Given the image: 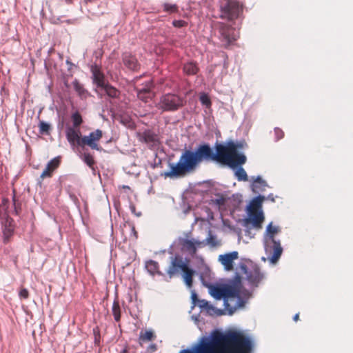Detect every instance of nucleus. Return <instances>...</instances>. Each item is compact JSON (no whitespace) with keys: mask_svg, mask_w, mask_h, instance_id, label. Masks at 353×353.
<instances>
[{"mask_svg":"<svg viewBox=\"0 0 353 353\" xmlns=\"http://www.w3.org/2000/svg\"><path fill=\"white\" fill-rule=\"evenodd\" d=\"M250 259L241 258L236 268V271L232 278L221 279L214 283H205L203 285L208 289V293L216 301L227 298L228 303L236 299V303L233 306L230 305L229 316L232 315L237 309L242 308L246 304L248 299L239 294V290L242 287V275L245 274V279L252 290L258 288L261 281L265 278V274L261 270L260 267L255 264L250 270L245 262Z\"/></svg>","mask_w":353,"mask_h":353,"instance_id":"nucleus-1","label":"nucleus"},{"mask_svg":"<svg viewBox=\"0 0 353 353\" xmlns=\"http://www.w3.org/2000/svg\"><path fill=\"white\" fill-rule=\"evenodd\" d=\"M255 340L243 330L216 328L179 353H253Z\"/></svg>","mask_w":353,"mask_h":353,"instance_id":"nucleus-2","label":"nucleus"},{"mask_svg":"<svg viewBox=\"0 0 353 353\" xmlns=\"http://www.w3.org/2000/svg\"><path fill=\"white\" fill-rule=\"evenodd\" d=\"M200 164L194 148L192 145L185 144L178 161L173 163L168 160L169 169L161 172L160 176L170 179L184 177L194 172Z\"/></svg>","mask_w":353,"mask_h":353,"instance_id":"nucleus-3","label":"nucleus"},{"mask_svg":"<svg viewBox=\"0 0 353 353\" xmlns=\"http://www.w3.org/2000/svg\"><path fill=\"white\" fill-rule=\"evenodd\" d=\"M234 141L235 140L232 139L221 143L216 141L214 147H212L209 143L201 141L194 148V150L200 163L212 161L222 165L230 150H232Z\"/></svg>","mask_w":353,"mask_h":353,"instance_id":"nucleus-4","label":"nucleus"},{"mask_svg":"<svg viewBox=\"0 0 353 353\" xmlns=\"http://www.w3.org/2000/svg\"><path fill=\"white\" fill-rule=\"evenodd\" d=\"M248 145L245 139L235 140L232 150H230L222 165L234 172L238 181H247L248 176L243 165L247 161V157L242 150L247 149Z\"/></svg>","mask_w":353,"mask_h":353,"instance_id":"nucleus-5","label":"nucleus"},{"mask_svg":"<svg viewBox=\"0 0 353 353\" xmlns=\"http://www.w3.org/2000/svg\"><path fill=\"white\" fill-rule=\"evenodd\" d=\"M281 232L278 225H274L272 222L269 223L265 228L263 236V244L266 254L270 252L268 259L270 263H276L282 255L283 249L279 239H275V235Z\"/></svg>","mask_w":353,"mask_h":353,"instance_id":"nucleus-6","label":"nucleus"},{"mask_svg":"<svg viewBox=\"0 0 353 353\" xmlns=\"http://www.w3.org/2000/svg\"><path fill=\"white\" fill-rule=\"evenodd\" d=\"M191 259H192V257L188 254L185 257L182 256V263L185 269V271L183 274V281L186 287L188 289L192 288L194 276H199V280L202 285L203 282L205 283H210L205 279L204 274L200 272V268H197L196 265L195 268L192 266Z\"/></svg>","mask_w":353,"mask_h":353,"instance_id":"nucleus-7","label":"nucleus"},{"mask_svg":"<svg viewBox=\"0 0 353 353\" xmlns=\"http://www.w3.org/2000/svg\"><path fill=\"white\" fill-rule=\"evenodd\" d=\"M186 103L185 97L175 93H166L159 99V109L163 112H174Z\"/></svg>","mask_w":353,"mask_h":353,"instance_id":"nucleus-8","label":"nucleus"},{"mask_svg":"<svg viewBox=\"0 0 353 353\" xmlns=\"http://www.w3.org/2000/svg\"><path fill=\"white\" fill-rule=\"evenodd\" d=\"M265 200V196L261 194L253 196L245 206V216H253L254 219L263 221L265 217L263 211V203Z\"/></svg>","mask_w":353,"mask_h":353,"instance_id":"nucleus-9","label":"nucleus"},{"mask_svg":"<svg viewBox=\"0 0 353 353\" xmlns=\"http://www.w3.org/2000/svg\"><path fill=\"white\" fill-rule=\"evenodd\" d=\"M221 18L233 21L240 17L243 12V6L236 0H227L220 6Z\"/></svg>","mask_w":353,"mask_h":353,"instance_id":"nucleus-10","label":"nucleus"},{"mask_svg":"<svg viewBox=\"0 0 353 353\" xmlns=\"http://www.w3.org/2000/svg\"><path fill=\"white\" fill-rule=\"evenodd\" d=\"M182 261V254L179 252H175L173 256H170V263L165 271V274L168 279L165 278V281L168 282L170 280L177 274L180 273L183 279V274L185 271Z\"/></svg>","mask_w":353,"mask_h":353,"instance_id":"nucleus-11","label":"nucleus"},{"mask_svg":"<svg viewBox=\"0 0 353 353\" xmlns=\"http://www.w3.org/2000/svg\"><path fill=\"white\" fill-rule=\"evenodd\" d=\"M103 136V132L100 129H97L89 133L88 135H83L80 140L81 147L83 148L88 146L92 150L101 151L102 148L98 144V141Z\"/></svg>","mask_w":353,"mask_h":353,"instance_id":"nucleus-12","label":"nucleus"},{"mask_svg":"<svg viewBox=\"0 0 353 353\" xmlns=\"http://www.w3.org/2000/svg\"><path fill=\"white\" fill-rule=\"evenodd\" d=\"M220 40L225 48H228L237 39L234 28L222 23L219 28Z\"/></svg>","mask_w":353,"mask_h":353,"instance_id":"nucleus-13","label":"nucleus"},{"mask_svg":"<svg viewBox=\"0 0 353 353\" xmlns=\"http://www.w3.org/2000/svg\"><path fill=\"white\" fill-rule=\"evenodd\" d=\"M154 83L152 80L145 81L142 84V88H135L137 97L144 102H148V99H152L154 96L153 89Z\"/></svg>","mask_w":353,"mask_h":353,"instance_id":"nucleus-14","label":"nucleus"},{"mask_svg":"<svg viewBox=\"0 0 353 353\" xmlns=\"http://www.w3.org/2000/svg\"><path fill=\"white\" fill-rule=\"evenodd\" d=\"M238 223H241L245 229V235L250 238H254V234L252 233L251 229L252 228H261L262 221H259L257 219H254L253 216H244L243 219L237 220Z\"/></svg>","mask_w":353,"mask_h":353,"instance_id":"nucleus-15","label":"nucleus"},{"mask_svg":"<svg viewBox=\"0 0 353 353\" xmlns=\"http://www.w3.org/2000/svg\"><path fill=\"white\" fill-rule=\"evenodd\" d=\"M239 258L237 251H232L223 254H220L218 261L223 265L225 271H231L234 268V261Z\"/></svg>","mask_w":353,"mask_h":353,"instance_id":"nucleus-16","label":"nucleus"},{"mask_svg":"<svg viewBox=\"0 0 353 353\" xmlns=\"http://www.w3.org/2000/svg\"><path fill=\"white\" fill-rule=\"evenodd\" d=\"M121 59L125 67L132 71L137 72L141 67V65L135 55L130 52H125L121 54Z\"/></svg>","mask_w":353,"mask_h":353,"instance_id":"nucleus-17","label":"nucleus"},{"mask_svg":"<svg viewBox=\"0 0 353 353\" xmlns=\"http://www.w3.org/2000/svg\"><path fill=\"white\" fill-rule=\"evenodd\" d=\"M65 137L71 146L77 145V146L81 147L80 140L83 136L80 131V128L67 125L65 129Z\"/></svg>","mask_w":353,"mask_h":353,"instance_id":"nucleus-18","label":"nucleus"},{"mask_svg":"<svg viewBox=\"0 0 353 353\" xmlns=\"http://www.w3.org/2000/svg\"><path fill=\"white\" fill-rule=\"evenodd\" d=\"M90 70L92 72V83L97 86V88L99 89L106 83H108V81L106 79L105 74L103 72L101 71L97 65H92Z\"/></svg>","mask_w":353,"mask_h":353,"instance_id":"nucleus-19","label":"nucleus"},{"mask_svg":"<svg viewBox=\"0 0 353 353\" xmlns=\"http://www.w3.org/2000/svg\"><path fill=\"white\" fill-rule=\"evenodd\" d=\"M267 187H269L267 181L264 180L261 175L252 176L250 188L253 193L260 194V192L265 191Z\"/></svg>","mask_w":353,"mask_h":353,"instance_id":"nucleus-20","label":"nucleus"},{"mask_svg":"<svg viewBox=\"0 0 353 353\" xmlns=\"http://www.w3.org/2000/svg\"><path fill=\"white\" fill-rule=\"evenodd\" d=\"M99 89L103 92V94L108 98L109 102L110 103H112V99H119L121 94L120 90L113 86L109 82L106 83Z\"/></svg>","mask_w":353,"mask_h":353,"instance_id":"nucleus-21","label":"nucleus"},{"mask_svg":"<svg viewBox=\"0 0 353 353\" xmlns=\"http://www.w3.org/2000/svg\"><path fill=\"white\" fill-rule=\"evenodd\" d=\"M12 220L8 217L6 218L2 221V232L3 243H8L10 241V237L14 234V228L12 225Z\"/></svg>","mask_w":353,"mask_h":353,"instance_id":"nucleus-22","label":"nucleus"},{"mask_svg":"<svg viewBox=\"0 0 353 353\" xmlns=\"http://www.w3.org/2000/svg\"><path fill=\"white\" fill-rule=\"evenodd\" d=\"M145 268L148 273L154 276V275L157 274L159 276H162L165 278L166 274L163 273L161 271L159 270V264L157 261L150 259L145 261Z\"/></svg>","mask_w":353,"mask_h":353,"instance_id":"nucleus-23","label":"nucleus"},{"mask_svg":"<svg viewBox=\"0 0 353 353\" xmlns=\"http://www.w3.org/2000/svg\"><path fill=\"white\" fill-rule=\"evenodd\" d=\"M199 248H192V249H188L185 250L188 252V255L192 257V259L196 261V266L197 268H201V266L205 265V270L210 271L209 267L205 264V261L203 257L197 254V250Z\"/></svg>","mask_w":353,"mask_h":353,"instance_id":"nucleus-24","label":"nucleus"},{"mask_svg":"<svg viewBox=\"0 0 353 353\" xmlns=\"http://www.w3.org/2000/svg\"><path fill=\"white\" fill-rule=\"evenodd\" d=\"M199 71V68L196 61H189L183 65V72L187 76L196 75Z\"/></svg>","mask_w":353,"mask_h":353,"instance_id":"nucleus-25","label":"nucleus"},{"mask_svg":"<svg viewBox=\"0 0 353 353\" xmlns=\"http://www.w3.org/2000/svg\"><path fill=\"white\" fill-rule=\"evenodd\" d=\"M112 312L114 321L119 322L121 320V312L119 303L118 301V295L117 292L115 294V299L112 304Z\"/></svg>","mask_w":353,"mask_h":353,"instance_id":"nucleus-26","label":"nucleus"},{"mask_svg":"<svg viewBox=\"0 0 353 353\" xmlns=\"http://www.w3.org/2000/svg\"><path fill=\"white\" fill-rule=\"evenodd\" d=\"M156 338L154 332L152 330H141L139 334V340L140 344L141 341H151Z\"/></svg>","mask_w":353,"mask_h":353,"instance_id":"nucleus-27","label":"nucleus"},{"mask_svg":"<svg viewBox=\"0 0 353 353\" xmlns=\"http://www.w3.org/2000/svg\"><path fill=\"white\" fill-rule=\"evenodd\" d=\"M223 301V309H219L215 307L214 316H221L223 315L228 314L229 315V310L230 308V304L228 303L227 298L224 296V298L221 299Z\"/></svg>","mask_w":353,"mask_h":353,"instance_id":"nucleus-28","label":"nucleus"},{"mask_svg":"<svg viewBox=\"0 0 353 353\" xmlns=\"http://www.w3.org/2000/svg\"><path fill=\"white\" fill-rule=\"evenodd\" d=\"M72 85L74 90L80 97H85L88 94V90L84 88L83 85L77 79L72 81Z\"/></svg>","mask_w":353,"mask_h":353,"instance_id":"nucleus-29","label":"nucleus"},{"mask_svg":"<svg viewBox=\"0 0 353 353\" xmlns=\"http://www.w3.org/2000/svg\"><path fill=\"white\" fill-rule=\"evenodd\" d=\"M39 133L42 135H50L52 125L50 123L40 120L38 124Z\"/></svg>","mask_w":353,"mask_h":353,"instance_id":"nucleus-30","label":"nucleus"},{"mask_svg":"<svg viewBox=\"0 0 353 353\" xmlns=\"http://www.w3.org/2000/svg\"><path fill=\"white\" fill-rule=\"evenodd\" d=\"M201 242H203L202 246L208 245L210 247H216L219 245V241L216 240V236L215 234H212L210 230L208 231V237L201 241Z\"/></svg>","mask_w":353,"mask_h":353,"instance_id":"nucleus-31","label":"nucleus"},{"mask_svg":"<svg viewBox=\"0 0 353 353\" xmlns=\"http://www.w3.org/2000/svg\"><path fill=\"white\" fill-rule=\"evenodd\" d=\"M199 101L203 106L207 109H210L212 107V100L209 94L205 92H201L199 94Z\"/></svg>","mask_w":353,"mask_h":353,"instance_id":"nucleus-32","label":"nucleus"},{"mask_svg":"<svg viewBox=\"0 0 353 353\" xmlns=\"http://www.w3.org/2000/svg\"><path fill=\"white\" fill-rule=\"evenodd\" d=\"M71 119L72 121V125L71 127L79 128L81 125L83 123V120L81 113L76 110L71 114Z\"/></svg>","mask_w":353,"mask_h":353,"instance_id":"nucleus-33","label":"nucleus"},{"mask_svg":"<svg viewBox=\"0 0 353 353\" xmlns=\"http://www.w3.org/2000/svg\"><path fill=\"white\" fill-rule=\"evenodd\" d=\"M16 191L13 190V195L12 197V205L14 206V213L19 215L21 212V203L16 196Z\"/></svg>","mask_w":353,"mask_h":353,"instance_id":"nucleus-34","label":"nucleus"},{"mask_svg":"<svg viewBox=\"0 0 353 353\" xmlns=\"http://www.w3.org/2000/svg\"><path fill=\"white\" fill-rule=\"evenodd\" d=\"M82 160L88 167H92L95 163L93 156L89 152H84L82 154Z\"/></svg>","mask_w":353,"mask_h":353,"instance_id":"nucleus-35","label":"nucleus"},{"mask_svg":"<svg viewBox=\"0 0 353 353\" xmlns=\"http://www.w3.org/2000/svg\"><path fill=\"white\" fill-rule=\"evenodd\" d=\"M163 11L168 13H175L178 12V6L176 3H164L163 4Z\"/></svg>","mask_w":353,"mask_h":353,"instance_id":"nucleus-36","label":"nucleus"},{"mask_svg":"<svg viewBox=\"0 0 353 353\" xmlns=\"http://www.w3.org/2000/svg\"><path fill=\"white\" fill-rule=\"evenodd\" d=\"M61 163V157L59 156L56 157L51 159L46 165L47 167H48L50 170H52V172H53L55 169L58 168Z\"/></svg>","mask_w":353,"mask_h":353,"instance_id":"nucleus-37","label":"nucleus"},{"mask_svg":"<svg viewBox=\"0 0 353 353\" xmlns=\"http://www.w3.org/2000/svg\"><path fill=\"white\" fill-rule=\"evenodd\" d=\"M94 335V343L95 346L99 347L101 345V333L100 329L98 326L94 327L92 329Z\"/></svg>","mask_w":353,"mask_h":353,"instance_id":"nucleus-38","label":"nucleus"},{"mask_svg":"<svg viewBox=\"0 0 353 353\" xmlns=\"http://www.w3.org/2000/svg\"><path fill=\"white\" fill-rule=\"evenodd\" d=\"M202 244L203 242H201V241L195 239L194 238H191L186 245L185 250L201 248L202 246Z\"/></svg>","mask_w":353,"mask_h":353,"instance_id":"nucleus-39","label":"nucleus"},{"mask_svg":"<svg viewBox=\"0 0 353 353\" xmlns=\"http://www.w3.org/2000/svg\"><path fill=\"white\" fill-rule=\"evenodd\" d=\"M142 138L144 142L149 143L154 141V134L150 130H146L143 132Z\"/></svg>","mask_w":353,"mask_h":353,"instance_id":"nucleus-40","label":"nucleus"},{"mask_svg":"<svg viewBox=\"0 0 353 353\" xmlns=\"http://www.w3.org/2000/svg\"><path fill=\"white\" fill-rule=\"evenodd\" d=\"M190 290H191V294H190L191 303H192L191 309H193L197 305L198 302H199L201 301V299H199L198 294L196 293L195 290H192V288H190Z\"/></svg>","mask_w":353,"mask_h":353,"instance_id":"nucleus-41","label":"nucleus"},{"mask_svg":"<svg viewBox=\"0 0 353 353\" xmlns=\"http://www.w3.org/2000/svg\"><path fill=\"white\" fill-rule=\"evenodd\" d=\"M227 220H223V225L226 226L228 228H229L230 230L235 232L238 235L239 239H240L241 235V229L237 225H232L230 224H227Z\"/></svg>","mask_w":353,"mask_h":353,"instance_id":"nucleus-42","label":"nucleus"},{"mask_svg":"<svg viewBox=\"0 0 353 353\" xmlns=\"http://www.w3.org/2000/svg\"><path fill=\"white\" fill-rule=\"evenodd\" d=\"M190 239L179 237L175 241H176V243L181 245V251L183 252L185 250L186 245Z\"/></svg>","mask_w":353,"mask_h":353,"instance_id":"nucleus-43","label":"nucleus"},{"mask_svg":"<svg viewBox=\"0 0 353 353\" xmlns=\"http://www.w3.org/2000/svg\"><path fill=\"white\" fill-rule=\"evenodd\" d=\"M274 135H275V137H274L275 142H277L283 138L284 132L281 128H279L278 127H275L274 128Z\"/></svg>","mask_w":353,"mask_h":353,"instance_id":"nucleus-44","label":"nucleus"},{"mask_svg":"<svg viewBox=\"0 0 353 353\" xmlns=\"http://www.w3.org/2000/svg\"><path fill=\"white\" fill-rule=\"evenodd\" d=\"M68 194H69V197L71 199V201L73 202V203L77 207L78 210L80 211L81 210V204H80L79 200L77 198V196L75 195V194H74L72 192H69Z\"/></svg>","mask_w":353,"mask_h":353,"instance_id":"nucleus-45","label":"nucleus"},{"mask_svg":"<svg viewBox=\"0 0 353 353\" xmlns=\"http://www.w3.org/2000/svg\"><path fill=\"white\" fill-rule=\"evenodd\" d=\"M172 24L174 28H181L186 26L188 25V23L182 19H175L172 21Z\"/></svg>","mask_w":353,"mask_h":353,"instance_id":"nucleus-46","label":"nucleus"},{"mask_svg":"<svg viewBox=\"0 0 353 353\" xmlns=\"http://www.w3.org/2000/svg\"><path fill=\"white\" fill-rule=\"evenodd\" d=\"M230 198L227 199L224 197L222 195H219L218 198H215L214 199H212V201L217 206H221L225 203V202L227 201V199H229Z\"/></svg>","mask_w":353,"mask_h":353,"instance_id":"nucleus-47","label":"nucleus"},{"mask_svg":"<svg viewBox=\"0 0 353 353\" xmlns=\"http://www.w3.org/2000/svg\"><path fill=\"white\" fill-rule=\"evenodd\" d=\"M52 172L48 167L46 166L45 169L41 172L39 179H44L45 177H50L52 176Z\"/></svg>","mask_w":353,"mask_h":353,"instance_id":"nucleus-48","label":"nucleus"},{"mask_svg":"<svg viewBox=\"0 0 353 353\" xmlns=\"http://www.w3.org/2000/svg\"><path fill=\"white\" fill-rule=\"evenodd\" d=\"M157 154L155 153V159H154V163H152L150 164V166L152 168L154 169L156 168H162V159L161 158H159L158 160L157 161Z\"/></svg>","mask_w":353,"mask_h":353,"instance_id":"nucleus-49","label":"nucleus"},{"mask_svg":"<svg viewBox=\"0 0 353 353\" xmlns=\"http://www.w3.org/2000/svg\"><path fill=\"white\" fill-rule=\"evenodd\" d=\"M210 302L205 300V299H201L199 302L197 303V306L200 308L201 312V311H205L207 305H209Z\"/></svg>","mask_w":353,"mask_h":353,"instance_id":"nucleus-50","label":"nucleus"},{"mask_svg":"<svg viewBox=\"0 0 353 353\" xmlns=\"http://www.w3.org/2000/svg\"><path fill=\"white\" fill-rule=\"evenodd\" d=\"M239 294H241V296L243 297H246L247 299L248 300L252 293L248 290L245 289L242 285V287L239 290Z\"/></svg>","mask_w":353,"mask_h":353,"instance_id":"nucleus-51","label":"nucleus"},{"mask_svg":"<svg viewBox=\"0 0 353 353\" xmlns=\"http://www.w3.org/2000/svg\"><path fill=\"white\" fill-rule=\"evenodd\" d=\"M29 296V292L26 288H21L19 292V296L21 299H26Z\"/></svg>","mask_w":353,"mask_h":353,"instance_id":"nucleus-52","label":"nucleus"},{"mask_svg":"<svg viewBox=\"0 0 353 353\" xmlns=\"http://www.w3.org/2000/svg\"><path fill=\"white\" fill-rule=\"evenodd\" d=\"M214 309L215 306L210 303L209 305H207L205 312L209 316H213L214 314Z\"/></svg>","mask_w":353,"mask_h":353,"instance_id":"nucleus-53","label":"nucleus"},{"mask_svg":"<svg viewBox=\"0 0 353 353\" xmlns=\"http://www.w3.org/2000/svg\"><path fill=\"white\" fill-rule=\"evenodd\" d=\"M231 198L236 201V205H239L242 201V195L241 194L236 193L233 194L231 196Z\"/></svg>","mask_w":353,"mask_h":353,"instance_id":"nucleus-54","label":"nucleus"},{"mask_svg":"<svg viewBox=\"0 0 353 353\" xmlns=\"http://www.w3.org/2000/svg\"><path fill=\"white\" fill-rule=\"evenodd\" d=\"M58 118H59V121H58V123H57V129L59 130V131H61L63 128V125H64V118L62 117V119H60V114L59 113H58Z\"/></svg>","mask_w":353,"mask_h":353,"instance_id":"nucleus-55","label":"nucleus"},{"mask_svg":"<svg viewBox=\"0 0 353 353\" xmlns=\"http://www.w3.org/2000/svg\"><path fill=\"white\" fill-rule=\"evenodd\" d=\"M130 209L131 212L132 214H134L136 216L139 217L141 216L142 214L141 212H136V208L133 203L130 204Z\"/></svg>","mask_w":353,"mask_h":353,"instance_id":"nucleus-56","label":"nucleus"},{"mask_svg":"<svg viewBox=\"0 0 353 353\" xmlns=\"http://www.w3.org/2000/svg\"><path fill=\"white\" fill-rule=\"evenodd\" d=\"M176 244V241H174L169 247V248L167 250V252L168 254H170L171 256H173L174 254V246Z\"/></svg>","mask_w":353,"mask_h":353,"instance_id":"nucleus-57","label":"nucleus"},{"mask_svg":"<svg viewBox=\"0 0 353 353\" xmlns=\"http://www.w3.org/2000/svg\"><path fill=\"white\" fill-rule=\"evenodd\" d=\"M147 350L148 351L154 352L157 350V345L155 343H151L150 345H149Z\"/></svg>","mask_w":353,"mask_h":353,"instance_id":"nucleus-58","label":"nucleus"},{"mask_svg":"<svg viewBox=\"0 0 353 353\" xmlns=\"http://www.w3.org/2000/svg\"><path fill=\"white\" fill-rule=\"evenodd\" d=\"M276 197H277V196H274L272 193H270L267 196H265V200H269L271 202L274 203Z\"/></svg>","mask_w":353,"mask_h":353,"instance_id":"nucleus-59","label":"nucleus"},{"mask_svg":"<svg viewBox=\"0 0 353 353\" xmlns=\"http://www.w3.org/2000/svg\"><path fill=\"white\" fill-rule=\"evenodd\" d=\"M65 63L68 65V70L70 71L72 68L74 66V64L71 62L70 59H66Z\"/></svg>","mask_w":353,"mask_h":353,"instance_id":"nucleus-60","label":"nucleus"},{"mask_svg":"<svg viewBox=\"0 0 353 353\" xmlns=\"http://www.w3.org/2000/svg\"><path fill=\"white\" fill-rule=\"evenodd\" d=\"M92 170V173L93 175H96L97 174L100 176V173L97 170V168L92 165V167H89Z\"/></svg>","mask_w":353,"mask_h":353,"instance_id":"nucleus-61","label":"nucleus"},{"mask_svg":"<svg viewBox=\"0 0 353 353\" xmlns=\"http://www.w3.org/2000/svg\"><path fill=\"white\" fill-rule=\"evenodd\" d=\"M200 314H194L191 316L192 319L194 321L195 323H198L199 321Z\"/></svg>","mask_w":353,"mask_h":353,"instance_id":"nucleus-62","label":"nucleus"},{"mask_svg":"<svg viewBox=\"0 0 353 353\" xmlns=\"http://www.w3.org/2000/svg\"><path fill=\"white\" fill-rule=\"evenodd\" d=\"M132 234L134 236L135 239H137L138 234H137V232L136 231V230L134 228V226L132 227Z\"/></svg>","mask_w":353,"mask_h":353,"instance_id":"nucleus-63","label":"nucleus"},{"mask_svg":"<svg viewBox=\"0 0 353 353\" xmlns=\"http://www.w3.org/2000/svg\"><path fill=\"white\" fill-rule=\"evenodd\" d=\"M119 353H129L126 347L123 348Z\"/></svg>","mask_w":353,"mask_h":353,"instance_id":"nucleus-64","label":"nucleus"}]
</instances>
